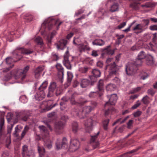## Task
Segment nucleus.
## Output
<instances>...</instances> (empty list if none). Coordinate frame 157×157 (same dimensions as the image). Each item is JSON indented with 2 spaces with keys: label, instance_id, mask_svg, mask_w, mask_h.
<instances>
[{
  "label": "nucleus",
  "instance_id": "79ce46f5",
  "mask_svg": "<svg viewBox=\"0 0 157 157\" xmlns=\"http://www.w3.org/2000/svg\"><path fill=\"white\" fill-rule=\"evenodd\" d=\"M13 126V124H11L10 126H8L7 129V133L10 134Z\"/></svg>",
  "mask_w": 157,
  "mask_h": 157
},
{
  "label": "nucleus",
  "instance_id": "5701e85b",
  "mask_svg": "<svg viewBox=\"0 0 157 157\" xmlns=\"http://www.w3.org/2000/svg\"><path fill=\"white\" fill-rule=\"evenodd\" d=\"M39 128L40 132L42 133L43 135L47 136L48 135L49 132L47 130L46 128L43 125L40 126Z\"/></svg>",
  "mask_w": 157,
  "mask_h": 157
},
{
  "label": "nucleus",
  "instance_id": "20e7f679",
  "mask_svg": "<svg viewBox=\"0 0 157 157\" xmlns=\"http://www.w3.org/2000/svg\"><path fill=\"white\" fill-rule=\"evenodd\" d=\"M142 59L137 58L133 63H129L126 66L125 70L126 73L128 75H132L134 74L137 70V67L142 65Z\"/></svg>",
  "mask_w": 157,
  "mask_h": 157
},
{
  "label": "nucleus",
  "instance_id": "423d86ee",
  "mask_svg": "<svg viewBox=\"0 0 157 157\" xmlns=\"http://www.w3.org/2000/svg\"><path fill=\"white\" fill-rule=\"evenodd\" d=\"M57 22V21H55L52 17H49L45 19L42 24L41 30H43L45 29L50 30L53 27V24L54 23L55 25H56Z\"/></svg>",
  "mask_w": 157,
  "mask_h": 157
},
{
  "label": "nucleus",
  "instance_id": "c85d7f7f",
  "mask_svg": "<svg viewBox=\"0 0 157 157\" xmlns=\"http://www.w3.org/2000/svg\"><path fill=\"white\" fill-rule=\"evenodd\" d=\"M56 32L55 31H54L51 33L50 35H48L47 36L46 40L48 43H50L51 42L54 36L56 34Z\"/></svg>",
  "mask_w": 157,
  "mask_h": 157
},
{
  "label": "nucleus",
  "instance_id": "f3484780",
  "mask_svg": "<svg viewBox=\"0 0 157 157\" xmlns=\"http://www.w3.org/2000/svg\"><path fill=\"white\" fill-rule=\"evenodd\" d=\"M78 40H79L78 38H75L74 37L73 40V44L76 45H78V44L76 41H78ZM78 48H79V51L81 52H82L85 51V50H88L89 49L88 48V47L86 45H85L83 44H78Z\"/></svg>",
  "mask_w": 157,
  "mask_h": 157
},
{
  "label": "nucleus",
  "instance_id": "37998d69",
  "mask_svg": "<svg viewBox=\"0 0 157 157\" xmlns=\"http://www.w3.org/2000/svg\"><path fill=\"white\" fill-rule=\"evenodd\" d=\"M128 117L127 116L123 121H120H120L121 120V119H119L117 120L116 121L114 122L113 124V125H115V124H117V123H119L120 124H121V123L124 122V121H126V120L127 119Z\"/></svg>",
  "mask_w": 157,
  "mask_h": 157
},
{
  "label": "nucleus",
  "instance_id": "2eb2a0df",
  "mask_svg": "<svg viewBox=\"0 0 157 157\" xmlns=\"http://www.w3.org/2000/svg\"><path fill=\"white\" fill-rule=\"evenodd\" d=\"M56 83L55 82H51L49 87V92L47 94V97H49L52 96L53 95V93L54 90L56 87Z\"/></svg>",
  "mask_w": 157,
  "mask_h": 157
},
{
  "label": "nucleus",
  "instance_id": "a211bd4d",
  "mask_svg": "<svg viewBox=\"0 0 157 157\" xmlns=\"http://www.w3.org/2000/svg\"><path fill=\"white\" fill-rule=\"evenodd\" d=\"M70 143L71 147L73 149V151H75L79 147V142L77 140H71Z\"/></svg>",
  "mask_w": 157,
  "mask_h": 157
},
{
  "label": "nucleus",
  "instance_id": "412c9836",
  "mask_svg": "<svg viewBox=\"0 0 157 157\" xmlns=\"http://www.w3.org/2000/svg\"><path fill=\"white\" fill-rule=\"evenodd\" d=\"M132 29L133 31H137V33H140L143 31L144 30V29L140 24H139L133 27Z\"/></svg>",
  "mask_w": 157,
  "mask_h": 157
},
{
  "label": "nucleus",
  "instance_id": "e2e57ef3",
  "mask_svg": "<svg viewBox=\"0 0 157 157\" xmlns=\"http://www.w3.org/2000/svg\"><path fill=\"white\" fill-rule=\"evenodd\" d=\"M126 25V22H124L122 23H121V24H120L118 26V27L119 29H120L121 28L124 27Z\"/></svg>",
  "mask_w": 157,
  "mask_h": 157
},
{
  "label": "nucleus",
  "instance_id": "3c124183",
  "mask_svg": "<svg viewBox=\"0 0 157 157\" xmlns=\"http://www.w3.org/2000/svg\"><path fill=\"white\" fill-rule=\"evenodd\" d=\"M132 123H133V120H130L128 122L127 124V128H128L130 129L132 127Z\"/></svg>",
  "mask_w": 157,
  "mask_h": 157
},
{
  "label": "nucleus",
  "instance_id": "2f4dec72",
  "mask_svg": "<svg viewBox=\"0 0 157 157\" xmlns=\"http://www.w3.org/2000/svg\"><path fill=\"white\" fill-rule=\"evenodd\" d=\"M157 5V2L156 3H147L144 5H142L141 6L144 7L145 8H149L153 6H155Z\"/></svg>",
  "mask_w": 157,
  "mask_h": 157
},
{
  "label": "nucleus",
  "instance_id": "c03bdc74",
  "mask_svg": "<svg viewBox=\"0 0 157 157\" xmlns=\"http://www.w3.org/2000/svg\"><path fill=\"white\" fill-rule=\"evenodd\" d=\"M79 71L81 73H85L88 70V68L86 67H81L79 68Z\"/></svg>",
  "mask_w": 157,
  "mask_h": 157
},
{
  "label": "nucleus",
  "instance_id": "f257e3e1",
  "mask_svg": "<svg viewBox=\"0 0 157 157\" xmlns=\"http://www.w3.org/2000/svg\"><path fill=\"white\" fill-rule=\"evenodd\" d=\"M90 105L83 107H78L73 109L71 113L74 116H78L80 118H83L86 115L90 113L97 105L94 101L89 102Z\"/></svg>",
  "mask_w": 157,
  "mask_h": 157
},
{
  "label": "nucleus",
  "instance_id": "e433bc0d",
  "mask_svg": "<svg viewBox=\"0 0 157 157\" xmlns=\"http://www.w3.org/2000/svg\"><path fill=\"white\" fill-rule=\"evenodd\" d=\"M19 100L21 102L23 103H26L28 101V99L25 95L21 96L19 98Z\"/></svg>",
  "mask_w": 157,
  "mask_h": 157
},
{
  "label": "nucleus",
  "instance_id": "f704fd0d",
  "mask_svg": "<svg viewBox=\"0 0 157 157\" xmlns=\"http://www.w3.org/2000/svg\"><path fill=\"white\" fill-rule=\"evenodd\" d=\"M38 150L39 154L40 156L41 157L42 156L45 152V150L43 147L38 146Z\"/></svg>",
  "mask_w": 157,
  "mask_h": 157
},
{
  "label": "nucleus",
  "instance_id": "9b49d317",
  "mask_svg": "<svg viewBox=\"0 0 157 157\" xmlns=\"http://www.w3.org/2000/svg\"><path fill=\"white\" fill-rule=\"evenodd\" d=\"M117 97L115 94H112L109 99V102H107L105 104V107L109 106V105H114L117 101Z\"/></svg>",
  "mask_w": 157,
  "mask_h": 157
},
{
  "label": "nucleus",
  "instance_id": "ea45409f",
  "mask_svg": "<svg viewBox=\"0 0 157 157\" xmlns=\"http://www.w3.org/2000/svg\"><path fill=\"white\" fill-rule=\"evenodd\" d=\"M35 41L39 44L41 45L43 44L42 39L40 36L36 37L35 39Z\"/></svg>",
  "mask_w": 157,
  "mask_h": 157
},
{
  "label": "nucleus",
  "instance_id": "a878e982",
  "mask_svg": "<svg viewBox=\"0 0 157 157\" xmlns=\"http://www.w3.org/2000/svg\"><path fill=\"white\" fill-rule=\"evenodd\" d=\"M89 81L86 79H82L81 81V86L82 88H85L89 85Z\"/></svg>",
  "mask_w": 157,
  "mask_h": 157
},
{
  "label": "nucleus",
  "instance_id": "338daca9",
  "mask_svg": "<svg viewBox=\"0 0 157 157\" xmlns=\"http://www.w3.org/2000/svg\"><path fill=\"white\" fill-rule=\"evenodd\" d=\"M73 33H70L67 35V38L68 39H69L73 36Z\"/></svg>",
  "mask_w": 157,
  "mask_h": 157
},
{
  "label": "nucleus",
  "instance_id": "4be33fe9",
  "mask_svg": "<svg viewBox=\"0 0 157 157\" xmlns=\"http://www.w3.org/2000/svg\"><path fill=\"white\" fill-rule=\"evenodd\" d=\"M4 119V118L2 117L0 118V136H1L5 129Z\"/></svg>",
  "mask_w": 157,
  "mask_h": 157
},
{
  "label": "nucleus",
  "instance_id": "473e14b6",
  "mask_svg": "<svg viewBox=\"0 0 157 157\" xmlns=\"http://www.w3.org/2000/svg\"><path fill=\"white\" fill-rule=\"evenodd\" d=\"M146 56V55L145 52L144 51H142L138 54L137 58L139 59H142L145 58Z\"/></svg>",
  "mask_w": 157,
  "mask_h": 157
},
{
  "label": "nucleus",
  "instance_id": "4c0bfd02",
  "mask_svg": "<svg viewBox=\"0 0 157 157\" xmlns=\"http://www.w3.org/2000/svg\"><path fill=\"white\" fill-rule=\"evenodd\" d=\"M72 129L73 132H76L77 131L78 129V124L76 122H74L72 124Z\"/></svg>",
  "mask_w": 157,
  "mask_h": 157
},
{
  "label": "nucleus",
  "instance_id": "864d4df0",
  "mask_svg": "<svg viewBox=\"0 0 157 157\" xmlns=\"http://www.w3.org/2000/svg\"><path fill=\"white\" fill-rule=\"evenodd\" d=\"M52 57L54 60H57L59 59V57L56 54L52 53Z\"/></svg>",
  "mask_w": 157,
  "mask_h": 157
},
{
  "label": "nucleus",
  "instance_id": "8fccbe9b",
  "mask_svg": "<svg viewBox=\"0 0 157 157\" xmlns=\"http://www.w3.org/2000/svg\"><path fill=\"white\" fill-rule=\"evenodd\" d=\"M136 22V21H133L131 23V25L129 26V27L123 30V31L124 32H127L129 31L130 30V29L132 25L134 24Z\"/></svg>",
  "mask_w": 157,
  "mask_h": 157
},
{
  "label": "nucleus",
  "instance_id": "13d9d810",
  "mask_svg": "<svg viewBox=\"0 0 157 157\" xmlns=\"http://www.w3.org/2000/svg\"><path fill=\"white\" fill-rule=\"evenodd\" d=\"M67 75L68 78L70 80L72 79L73 77V75L72 73L71 72L67 71Z\"/></svg>",
  "mask_w": 157,
  "mask_h": 157
},
{
  "label": "nucleus",
  "instance_id": "5fc2aeb1",
  "mask_svg": "<svg viewBox=\"0 0 157 157\" xmlns=\"http://www.w3.org/2000/svg\"><path fill=\"white\" fill-rule=\"evenodd\" d=\"M98 51L93 50L91 55L93 56L96 57L98 55Z\"/></svg>",
  "mask_w": 157,
  "mask_h": 157
},
{
  "label": "nucleus",
  "instance_id": "69168bd1",
  "mask_svg": "<svg viewBox=\"0 0 157 157\" xmlns=\"http://www.w3.org/2000/svg\"><path fill=\"white\" fill-rule=\"evenodd\" d=\"M148 76L147 73H144V75H142L141 76V78L143 80H144L147 78Z\"/></svg>",
  "mask_w": 157,
  "mask_h": 157
},
{
  "label": "nucleus",
  "instance_id": "6e6552de",
  "mask_svg": "<svg viewBox=\"0 0 157 157\" xmlns=\"http://www.w3.org/2000/svg\"><path fill=\"white\" fill-rule=\"evenodd\" d=\"M21 52L22 54L28 55L32 53V51L23 48H17L16 50H15L13 52V53L14 56H15L16 58L18 59H20L22 58V56L19 55V54L18 53V52Z\"/></svg>",
  "mask_w": 157,
  "mask_h": 157
},
{
  "label": "nucleus",
  "instance_id": "c756f323",
  "mask_svg": "<svg viewBox=\"0 0 157 157\" xmlns=\"http://www.w3.org/2000/svg\"><path fill=\"white\" fill-rule=\"evenodd\" d=\"M115 87V86L114 84H109L106 86V90L107 91H112L114 90Z\"/></svg>",
  "mask_w": 157,
  "mask_h": 157
},
{
  "label": "nucleus",
  "instance_id": "dca6fc26",
  "mask_svg": "<svg viewBox=\"0 0 157 157\" xmlns=\"http://www.w3.org/2000/svg\"><path fill=\"white\" fill-rule=\"evenodd\" d=\"M32 150L28 149L26 145H25L23 146L22 154L24 157H26V156H30L32 154Z\"/></svg>",
  "mask_w": 157,
  "mask_h": 157
},
{
  "label": "nucleus",
  "instance_id": "774afa93",
  "mask_svg": "<svg viewBox=\"0 0 157 157\" xmlns=\"http://www.w3.org/2000/svg\"><path fill=\"white\" fill-rule=\"evenodd\" d=\"M141 89V87H139L134 88V92H136L140 90Z\"/></svg>",
  "mask_w": 157,
  "mask_h": 157
},
{
  "label": "nucleus",
  "instance_id": "39448f33",
  "mask_svg": "<svg viewBox=\"0 0 157 157\" xmlns=\"http://www.w3.org/2000/svg\"><path fill=\"white\" fill-rule=\"evenodd\" d=\"M48 82L47 81H44L38 88L40 91L35 95L36 100H42L45 97V94L44 90L47 86Z\"/></svg>",
  "mask_w": 157,
  "mask_h": 157
},
{
  "label": "nucleus",
  "instance_id": "4468645a",
  "mask_svg": "<svg viewBox=\"0 0 157 157\" xmlns=\"http://www.w3.org/2000/svg\"><path fill=\"white\" fill-rule=\"evenodd\" d=\"M87 132H90L92 129L93 121L91 118L86 120L84 123Z\"/></svg>",
  "mask_w": 157,
  "mask_h": 157
},
{
  "label": "nucleus",
  "instance_id": "a18cd8bd",
  "mask_svg": "<svg viewBox=\"0 0 157 157\" xmlns=\"http://www.w3.org/2000/svg\"><path fill=\"white\" fill-rule=\"evenodd\" d=\"M99 132H98L94 136H91L90 141L91 142H94L99 135Z\"/></svg>",
  "mask_w": 157,
  "mask_h": 157
},
{
  "label": "nucleus",
  "instance_id": "b1692460",
  "mask_svg": "<svg viewBox=\"0 0 157 157\" xmlns=\"http://www.w3.org/2000/svg\"><path fill=\"white\" fill-rule=\"evenodd\" d=\"M154 63L153 57L150 55H148L147 60V63L148 65H153Z\"/></svg>",
  "mask_w": 157,
  "mask_h": 157
},
{
  "label": "nucleus",
  "instance_id": "49530a36",
  "mask_svg": "<svg viewBox=\"0 0 157 157\" xmlns=\"http://www.w3.org/2000/svg\"><path fill=\"white\" fill-rule=\"evenodd\" d=\"M141 104L140 102L139 101H137L136 104L132 107V109H135L137 108L138 106H139Z\"/></svg>",
  "mask_w": 157,
  "mask_h": 157
},
{
  "label": "nucleus",
  "instance_id": "7c9ffc66",
  "mask_svg": "<svg viewBox=\"0 0 157 157\" xmlns=\"http://www.w3.org/2000/svg\"><path fill=\"white\" fill-rule=\"evenodd\" d=\"M6 63L7 64H11V66H10V68H12L13 67V63L14 62V61L13 60V59L11 57H7L6 59Z\"/></svg>",
  "mask_w": 157,
  "mask_h": 157
},
{
  "label": "nucleus",
  "instance_id": "c9c22d12",
  "mask_svg": "<svg viewBox=\"0 0 157 157\" xmlns=\"http://www.w3.org/2000/svg\"><path fill=\"white\" fill-rule=\"evenodd\" d=\"M149 22V21L148 19H146L143 20L140 23V24L143 26V27L144 29V27L148 25Z\"/></svg>",
  "mask_w": 157,
  "mask_h": 157
},
{
  "label": "nucleus",
  "instance_id": "680f3d73",
  "mask_svg": "<svg viewBox=\"0 0 157 157\" xmlns=\"http://www.w3.org/2000/svg\"><path fill=\"white\" fill-rule=\"evenodd\" d=\"M103 12H104V10L103 9H102L101 10V11L99 10L98 11V15H99V16H98V17L101 18V17H100V15H104V13H103Z\"/></svg>",
  "mask_w": 157,
  "mask_h": 157
},
{
  "label": "nucleus",
  "instance_id": "bb28decb",
  "mask_svg": "<svg viewBox=\"0 0 157 157\" xmlns=\"http://www.w3.org/2000/svg\"><path fill=\"white\" fill-rule=\"evenodd\" d=\"M56 67L59 71V74L61 75L62 77L63 76L64 71L62 65L60 63H57L56 65Z\"/></svg>",
  "mask_w": 157,
  "mask_h": 157
},
{
  "label": "nucleus",
  "instance_id": "4d7b16f0",
  "mask_svg": "<svg viewBox=\"0 0 157 157\" xmlns=\"http://www.w3.org/2000/svg\"><path fill=\"white\" fill-rule=\"evenodd\" d=\"M141 113V111L138 110L134 113V116L135 117H138L140 115Z\"/></svg>",
  "mask_w": 157,
  "mask_h": 157
},
{
  "label": "nucleus",
  "instance_id": "58836bf2",
  "mask_svg": "<svg viewBox=\"0 0 157 157\" xmlns=\"http://www.w3.org/2000/svg\"><path fill=\"white\" fill-rule=\"evenodd\" d=\"M142 101L145 104H148L149 103V98L148 96L146 95L142 99Z\"/></svg>",
  "mask_w": 157,
  "mask_h": 157
},
{
  "label": "nucleus",
  "instance_id": "f03ea898",
  "mask_svg": "<svg viewBox=\"0 0 157 157\" xmlns=\"http://www.w3.org/2000/svg\"><path fill=\"white\" fill-rule=\"evenodd\" d=\"M29 69V67L28 66H26L23 69H17L12 71L8 75H5L3 80L8 81L10 79L11 76H13L15 79H18L20 78L23 81L26 77V73Z\"/></svg>",
  "mask_w": 157,
  "mask_h": 157
},
{
  "label": "nucleus",
  "instance_id": "603ef678",
  "mask_svg": "<svg viewBox=\"0 0 157 157\" xmlns=\"http://www.w3.org/2000/svg\"><path fill=\"white\" fill-rule=\"evenodd\" d=\"M49 141L45 143L44 145L48 149H50L52 147V144L51 142L48 143Z\"/></svg>",
  "mask_w": 157,
  "mask_h": 157
},
{
  "label": "nucleus",
  "instance_id": "9d476101",
  "mask_svg": "<svg viewBox=\"0 0 157 157\" xmlns=\"http://www.w3.org/2000/svg\"><path fill=\"white\" fill-rule=\"evenodd\" d=\"M67 140L65 138H64L63 139L61 144H60V140H58L56 143V148L57 150H59L62 147H67Z\"/></svg>",
  "mask_w": 157,
  "mask_h": 157
},
{
  "label": "nucleus",
  "instance_id": "bf43d9fd",
  "mask_svg": "<svg viewBox=\"0 0 157 157\" xmlns=\"http://www.w3.org/2000/svg\"><path fill=\"white\" fill-rule=\"evenodd\" d=\"M150 29L151 30H157V25H151L150 27Z\"/></svg>",
  "mask_w": 157,
  "mask_h": 157
},
{
  "label": "nucleus",
  "instance_id": "a19ab883",
  "mask_svg": "<svg viewBox=\"0 0 157 157\" xmlns=\"http://www.w3.org/2000/svg\"><path fill=\"white\" fill-rule=\"evenodd\" d=\"M109 121V120L107 119V120L104 121L103 123L104 128L106 130L107 129V126Z\"/></svg>",
  "mask_w": 157,
  "mask_h": 157
},
{
  "label": "nucleus",
  "instance_id": "6e6d98bb",
  "mask_svg": "<svg viewBox=\"0 0 157 157\" xmlns=\"http://www.w3.org/2000/svg\"><path fill=\"white\" fill-rule=\"evenodd\" d=\"M114 52L113 50L108 49L106 50V52L109 55H112L114 54Z\"/></svg>",
  "mask_w": 157,
  "mask_h": 157
},
{
  "label": "nucleus",
  "instance_id": "f8f14e48",
  "mask_svg": "<svg viewBox=\"0 0 157 157\" xmlns=\"http://www.w3.org/2000/svg\"><path fill=\"white\" fill-rule=\"evenodd\" d=\"M67 43V41L62 39L55 44L57 49L58 50H63L66 47Z\"/></svg>",
  "mask_w": 157,
  "mask_h": 157
},
{
  "label": "nucleus",
  "instance_id": "0eeeda50",
  "mask_svg": "<svg viewBox=\"0 0 157 157\" xmlns=\"http://www.w3.org/2000/svg\"><path fill=\"white\" fill-rule=\"evenodd\" d=\"M104 83L103 80H100L97 85V88L98 90V91L91 92L89 94V97L90 98H94L99 95L101 96L104 92Z\"/></svg>",
  "mask_w": 157,
  "mask_h": 157
},
{
  "label": "nucleus",
  "instance_id": "72a5a7b5",
  "mask_svg": "<svg viewBox=\"0 0 157 157\" xmlns=\"http://www.w3.org/2000/svg\"><path fill=\"white\" fill-rule=\"evenodd\" d=\"M118 9V5L116 3L112 5L110 7V11L112 12L117 11Z\"/></svg>",
  "mask_w": 157,
  "mask_h": 157
},
{
  "label": "nucleus",
  "instance_id": "aec40b11",
  "mask_svg": "<svg viewBox=\"0 0 157 157\" xmlns=\"http://www.w3.org/2000/svg\"><path fill=\"white\" fill-rule=\"evenodd\" d=\"M44 69L43 66H39L36 69L35 72V77L36 78H39L40 76L41 73Z\"/></svg>",
  "mask_w": 157,
  "mask_h": 157
},
{
  "label": "nucleus",
  "instance_id": "052dcab7",
  "mask_svg": "<svg viewBox=\"0 0 157 157\" xmlns=\"http://www.w3.org/2000/svg\"><path fill=\"white\" fill-rule=\"evenodd\" d=\"M98 67L100 68H101L103 66V63L101 61H98L97 63Z\"/></svg>",
  "mask_w": 157,
  "mask_h": 157
},
{
  "label": "nucleus",
  "instance_id": "0e129e2a",
  "mask_svg": "<svg viewBox=\"0 0 157 157\" xmlns=\"http://www.w3.org/2000/svg\"><path fill=\"white\" fill-rule=\"evenodd\" d=\"M148 93L151 95H153L155 94V92L152 89H150L147 91Z\"/></svg>",
  "mask_w": 157,
  "mask_h": 157
},
{
  "label": "nucleus",
  "instance_id": "de8ad7c7",
  "mask_svg": "<svg viewBox=\"0 0 157 157\" xmlns=\"http://www.w3.org/2000/svg\"><path fill=\"white\" fill-rule=\"evenodd\" d=\"M24 19L26 20V21L29 22H30V21H32L33 19V17L31 15H29L28 16H27L26 17H25Z\"/></svg>",
  "mask_w": 157,
  "mask_h": 157
},
{
  "label": "nucleus",
  "instance_id": "6ab92c4d",
  "mask_svg": "<svg viewBox=\"0 0 157 157\" xmlns=\"http://www.w3.org/2000/svg\"><path fill=\"white\" fill-rule=\"evenodd\" d=\"M63 63L67 69L70 70L71 69V65L68 60V58L67 56H66V55L64 56V60L63 61Z\"/></svg>",
  "mask_w": 157,
  "mask_h": 157
},
{
  "label": "nucleus",
  "instance_id": "7ed1b4c3",
  "mask_svg": "<svg viewBox=\"0 0 157 157\" xmlns=\"http://www.w3.org/2000/svg\"><path fill=\"white\" fill-rule=\"evenodd\" d=\"M107 65L105 69L108 70L110 76L116 75L119 70L118 66H117L115 62L113 61V58H108L106 60Z\"/></svg>",
  "mask_w": 157,
  "mask_h": 157
},
{
  "label": "nucleus",
  "instance_id": "1a4fd4ad",
  "mask_svg": "<svg viewBox=\"0 0 157 157\" xmlns=\"http://www.w3.org/2000/svg\"><path fill=\"white\" fill-rule=\"evenodd\" d=\"M52 100H49L48 101H43L42 102V106L44 105V106L45 107L42 111V112H46L49 111L52 108L54 107L56 104H55L53 105H52Z\"/></svg>",
  "mask_w": 157,
  "mask_h": 157
},
{
  "label": "nucleus",
  "instance_id": "393cba45",
  "mask_svg": "<svg viewBox=\"0 0 157 157\" xmlns=\"http://www.w3.org/2000/svg\"><path fill=\"white\" fill-rule=\"evenodd\" d=\"M64 124L62 122H59L55 124V128L56 131L63 129L64 127Z\"/></svg>",
  "mask_w": 157,
  "mask_h": 157
},
{
  "label": "nucleus",
  "instance_id": "ddd939ff",
  "mask_svg": "<svg viewBox=\"0 0 157 157\" xmlns=\"http://www.w3.org/2000/svg\"><path fill=\"white\" fill-rule=\"evenodd\" d=\"M93 75L90 76V78L92 81L94 82L96 81L97 78L100 77L101 72L98 69H94L92 71Z\"/></svg>",
  "mask_w": 157,
  "mask_h": 157
},
{
  "label": "nucleus",
  "instance_id": "cd10ccee",
  "mask_svg": "<svg viewBox=\"0 0 157 157\" xmlns=\"http://www.w3.org/2000/svg\"><path fill=\"white\" fill-rule=\"evenodd\" d=\"M92 43L94 45L102 46L104 44L105 42L102 40L100 39L95 40Z\"/></svg>",
  "mask_w": 157,
  "mask_h": 157
},
{
  "label": "nucleus",
  "instance_id": "09e8293b",
  "mask_svg": "<svg viewBox=\"0 0 157 157\" xmlns=\"http://www.w3.org/2000/svg\"><path fill=\"white\" fill-rule=\"evenodd\" d=\"M29 129V128L28 127L25 126V128H24V130L22 131L21 133V136L22 137H23L25 135L26 133L27 132V131Z\"/></svg>",
  "mask_w": 157,
  "mask_h": 157
}]
</instances>
